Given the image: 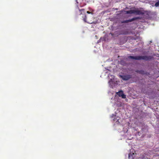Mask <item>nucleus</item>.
I'll use <instances>...</instances> for the list:
<instances>
[{
	"instance_id": "obj_12",
	"label": "nucleus",
	"mask_w": 159,
	"mask_h": 159,
	"mask_svg": "<svg viewBox=\"0 0 159 159\" xmlns=\"http://www.w3.org/2000/svg\"><path fill=\"white\" fill-rule=\"evenodd\" d=\"M87 13L88 14H91L92 15H93V14L92 12H90L89 11H87Z\"/></svg>"
},
{
	"instance_id": "obj_11",
	"label": "nucleus",
	"mask_w": 159,
	"mask_h": 159,
	"mask_svg": "<svg viewBox=\"0 0 159 159\" xmlns=\"http://www.w3.org/2000/svg\"><path fill=\"white\" fill-rule=\"evenodd\" d=\"M121 96V97L122 98H126V95L123 93Z\"/></svg>"
},
{
	"instance_id": "obj_3",
	"label": "nucleus",
	"mask_w": 159,
	"mask_h": 159,
	"mask_svg": "<svg viewBox=\"0 0 159 159\" xmlns=\"http://www.w3.org/2000/svg\"><path fill=\"white\" fill-rule=\"evenodd\" d=\"M139 19V17H134V18H132L131 19H129V20H125L122 21H121V23H128L129 22H131L133 21Z\"/></svg>"
},
{
	"instance_id": "obj_8",
	"label": "nucleus",
	"mask_w": 159,
	"mask_h": 159,
	"mask_svg": "<svg viewBox=\"0 0 159 159\" xmlns=\"http://www.w3.org/2000/svg\"><path fill=\"white\" fill-rule=\"evenodd\" d=\"M126 13L127 14H134V10L126 11Z\"/></svg>"
},
{
	"instance_id": "obj_14",
	"label": "nucleus",
	"mask_w": 159,
	"mask_h": 159,
	"mask_svg": "<svg viewBox=\"0 0 159 159\" xmlns=\"http://www.w3.org/2000/svg\"><path fill=\"white\" fill-rule=\"evenodd\" d=\"M114 121L115 120V118L114 119Z\"/></svg>"
},
{
	"instance_id": "obj_6",
	"label": "nucleus",
	"mask_w": 159,
	"mask_h": 159,
	"mask_svg": "<svg viewBox=\"0 0 159 159\" xmlns=\"http://www.w3.org/2000/svg\"><path fill=\"white\" fill-rule=\"evenodd\" d=\"M135 72L141 75H144L145 74V71L143 70H136Z\"/></svg>"
},
{
	"instance_id": "obj_7",
	"label": "nucleus",
	"mask_w": 159,
	"mask_h": 159,
	"mask_svg": "<svg viewBox=\"0 0 159 159\" xmlns=\"http://www.w3.org/2000/svg\"><path fill=\"white\" fill-rule=\"evenodd\" d=\"M134 153H130L129 154L128 157L129 159H134Z\"/></svg>"
},
{
	"instance_id": "obj_4",
	"label": "nucleus",
	"mask_w": 159,
	"mask_h": 159,
	"mask_svg": "<svg viewBox=\"0 0 159 159\" xmlns=\"http://www.w3.org/2000/svg\"><path fill=\"white\" fill-rule=\"evenodd\" d=\"M120 77L124 80H127L131 78L132 76L130 75H120Z\"/></svg>"
},
{
	"instance_id": "obj_13",
	"label": "nucleus",
	"mask_w": 159,
	"mask_h": 159,
	"mask_svg": "<svg viewBox=\"0 0 159 159\" xmlns=\"http://www.w3.org/2000/svg\"><path fill=\"white\" fill-rule=\"evenodd\" d=\"M111 80H111H111H110L109 81V83L111 81Z\"/></svg>"
},
{
	"instance_id": "obj_10",
	"label": "nucleus",
	"mask_w": 159,
	"mask_h": 159,
	"mask_svg": "<svg viewBox=\"0 0 159 159\" xmlns=\"http://www.w3.org/2000/svg\"><path fill=\"white\" fill-rule=\"evenodd\" d=\"M155 6L156 7H159V1L155 3Z\"/></svg>"
},
{
	"instance_id": "obj_1",
	"label": "nucleus",
	"mask_w": 159,
	"mask_h": 159,
	"mask_svg": "<svg viewBox=\"0 0 159 159\" xmlns=\"http://www.w3.org/2000/svg\"><path fill=\"white\" fill-rule=\"evenodd\" d=\"M128 57L129 58L133 59L136 60H143L146 61H148L151 59V57L150 56H129Z\"/></svg>"
},
{
	"instance_id": "obj_9",
	"label": "nucleus",
	"mask_w": 159,
	"mask_h": 159,
	"mask_svg": "<svg viewBox=\"0 0 159 159\" xmlns=\"http://www.w3.org/2000/svg\"><path fill=\"white\" fill-rule=\"evenodd\" d=\"M117 94L120 97H121V96L123 94V92L121 90L118 92L117 93Z\"/></svg>"
},
{
	"instance_id": "obj_2",
	"label": "nucleus",
	"mask_w": 159,
	"mask_h": 159,
	"mask_svg": "<svg viewBox=\"0 0 159 159\" xmlns=\"http://www.w3.org/2000/svg\"><path fill=\"white\" fill-rule=\"evenodd\" d=\"M79 11L80 14V15H82L81 17L84 22L90 24L93 23V22L90 21L88 19H87V16L85 13L84 10V9L79 10Z\"/></svg>"
},
{
	"instance_id": "obj_5",
	"label": "nucleus",
	"mask_w": 159,
	"mask_h": 159,
	"mask_svg": "<svg viewBox=\"0 0 159 159\" xmlns=\"http://www.w3.org/2000/svg\"><path fill=\"white\" fill-rule=\"evenodd\" d=\"M134 14L136 15H143L144 14V13L141 10H134Z\"/></svg>"
}]
</instances>
